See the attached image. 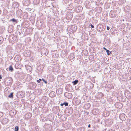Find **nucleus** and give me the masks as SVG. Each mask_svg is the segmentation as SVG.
Wrapping results in <instances>:
<instances>
[{
  "mask_svg": "<svg viewBox=\"0 0 131 131\" xmlns=\"http://www.w3.org/2000/svg\"><path fill=\"white\" fill-rule=\"evenodd\" d=\"M103 48L104 49V50H106H106H107V49L105 47H104Z\"/></svg>",
  "mask_w": 131,
  "mask_h": 131,
  "instance_id": "2eb2a0df",
  "label": "nucleus"
},
{
  "mask_svg": "<svg viewBox=\"0 0 131 131\" xmlns=\"http://www.w3.org/2000/svg\"><path fill=\"white\" fill-rule=\"evenodd\" d=\"M110 53H112L111 51H110Z\"/></svg>",
  "mask_w": 131,
  "mask_h": 131,
  "instance_id": "aec40b11",
  "label": "nucleus"
},
{
  "mask_svg": "<svg viewBox=\"0 0 131 131\" xmlns=\"http://www.w3.org/2000/svg\"><path fill=\"white\" fill-rule=\"evenodd\" d=\"M1 13V10H0V14Z\"/></svg>",
  "mask_w": 131,
  "mask_h": 131,
  "instance_id": "4be33fe9",
  "label": "nucleus"
},
{
  "mask_svg": "<svg viewBox=\"0 0 131 131\" xmlns=\"http://www.w3.org/2000/svg\"><path fill=\"white\" fill-rule=\"evenodd\" d=\"M8 97L9 98H12L13 97V93H11Z\"/></svg>",
  "mask_w": 131,
  "mask_h": 131,
  "instance_id": "20e7f679",
  "label": "nucleus"
},
{
  "mask_svg": "<svg viewBox=\"0 0 131 131\" xmlns=\"http://www.w3.org/2000/svg\"><path fill=\"white\" fill-rule=\"evenodd\" d=\"M91 27H92V28H94V26L93 25H91Z\"/></svg>",
  "mask_w": 131,
  "mask_h": 131,
  "instance_id": "f8f14e48",
  "label": "nucleus"
},
{
  "mask_svg": "<svg viewBox=\"0 0 131 131\" xmlns=\"http://www.w3.org/2000/svg\"><path fill=\"white\" fill-rule=\"evenodd\" d=\"M11 20L13 22H14L16 21V20L14 18L12 19H11Z\"/></svg>",
  "mask_w": 131,
  "mask_h": 131,
  "instance_id": "6e6552de",
  "label": "nucleus"
},
{
  "mask_svg": "<svg viewBox=\"0 0 131 131\" xmlns=\"http://www.w3.org/2000/svg\"><path fill=\"white\" fill-rule=\"evenodd\" d=\"M37 82H38V83H40V81L39 80H37Z\"/></svg>",
  "mask_w": 131,
  "mask_h": 131,
  "instance_id": "ddd939ff",
  "label": "nucleus"
},
{
  "mask_svg": "<svg viewBox=\"0 0 131 131\" xmlns=\"http://www.w3.org/2000/svg\"><path fill=\"white\" fill-rule=\"evenodd\" d=\"M110 51L108 50H106V52L107 53V55H109L110 54V53H109V52Z\"/></svg>",
  "mask_w": 131,
  "mask_h": 131,
  "instance_id": "1a4fd4ad",
  "label": "nucleus"
},
{
  "mask_svg": "<svg viewBox=\"0 0 131 131\" xmlns=\"http://www.w3.org/2000/svg\"><path fill=\"white\" fill-rule=\"evenodd\" d=\"M90 127V124L89 125H88V127Z\"/></svg>",
  "mask_w": 131,
  "mask_h": 131,
  "instance_id": "dca6fc26",
  "label": "nucleus"
},
{
  "mask_svg": "<svg viewBox=\"0 0 131 131\" xmlns=\"http://www.w3.org/2000/svg\"><path fill=\"white\" fill-rule=\"evenodd\" d=\"M110 29V28H109V27H108V26H107V30H109Z\"/></svg>",
  "mask_w": 131,
  "mask_h": 131,
  "instance_id": "9b49d317",
  "label": "nucleus"
},
{
  "mask_svg": "<svg viewBox=\"0 0 131 131\" xmlns=\"http://www.w3.org/2000/svg\"><path fill=\"white\" fill-rule=\"evenodd\" d=\"M80 7V8H81V9H82V7Z\"/></svg>",
  "mask_w": 131,
  "mask_h": 131,
  "instance_id": "412c9836",
  "label": "nucleus"
},
{
  "mask_svg": "<svg viewBox=\"0 0 131 131\" xmlns=\"http://www.w3.org/2000/svg\"><path fill=\"white\" fill-rule=\"evenodd\" d=\"M123 117L124 118H125V114H121L120 115V117Z\"/></svg>",
  "mask_w": 131,
  "mask_h": 131,
  "instance_id": "423d86ee",
  "label": "nucleus"
},
{
  "mask_svg": "<svg viewBox=\"0 0 131 131\" xmlns=\"http://www.w3.org/2000/svg\"><path fill=\"white\" fill-rule=\"evenodd\" d=\"M9 71H13V69L12 67V66H10L9 67Z\"/></svg>",
  "mask_w": 131,
  "mask_h": 131,
  "instance_id": "f257e3e1",
  "label": "nucleus"
},
{
  "mask_svg": "<svg viewBox=\"0 0 131 131\" xmlns=\"http://www.w3.org/2000/svg\"><path fill=\"white\" fill-rule=\"evenodd\" d=\"M42 80L43 81L46 83V84H47V81H46L44 80V79H42Z\"/></svg>",
  "mask_w": 131,
  "mask_h": 131,
  "instance_id": "9d476101",
  "label": "nucleus"
},
{
  "mask_svg": "<svg viewBox=\"0 0 131 131\" xmlns=\"http://www.w3.org/2000/svg\"><path fill=\"white\" fill-rule=\"evenodd\" d=\"M79 7H77V9H79Z\"/></svg>",
  "mask_w": 131,
  "mask_h": 131,
  "instance_id": "6ab92c4d",
  "label": "nucleus"
},
{
  "mask_svg": "<svg viewBox=\"0 0 131 131\" xmlns=\"http://www.w3.org/2000/svg\"><path fill=\"white\" fill-rule=\"evenodd\" d=\"M19 128L18 126H16L15 129V131H18Z\"/></svg>",
  "mask_w": 131,
  "mask_h": 131,
  "instance_id": "39448f33",
  "label": "nucleus"
},
{
  "mask_svg": "<svg viewBox=\"0 0 131 131\" xmlns=\"http://www.w3.org/2000/svg\"><path fill=\"white\" fill-rule=\"evenodd\" d=\"M63 105V103H61L60 104V105L61 106H62Z\"/></svg>",
  "mask_w": 131,
  "mask_h": 131,
  "instance_id": "4468645a",
  "label": "nucleus"
},
{
  "mask_svg": "<svg viewBox=\"0 0 131 131\" xmlns=\"http://www.w3.org/2000/svg\"><path fill=\"white\" fill-rule=\"evenodd\" d=\"M2 78V77L0 75V79H1Z\"/></svg>",
  "mask_w": 131,
  "mask_h": 131,
  "instance_id": "a211bd4d",
  "label": "nucleus"
},
{
  "mask_svg": "<svg viewBox=\"0 0 131 131\" xmlns=\"http://www.w3.org/2000/svg\"><path fill=\"white\" fill-rule=\"evenodd\" d=\"M39 80L40 81H41L42 80L41 79H39Z\"/></svg>",
  "mask_w": 131,
  "mask_h": 131,
  "instance_id": "f3484780",
  "label": "nucleus"
},
{
  "mask_svg": "<svg viewBox=\"0 0 131 131\" xmlns=\"http://www.w3.org/2000/svg\"><path fill=\"white\" fill-rule=\"evenodd\" d=\"M4 39L2 37H0V43H1L3 41Z\"/></svg>",
  "mask_w": 131,
  "mask_h": 131,
  "instance_id": "7ed1b4c3",
  "label": "nucleus"
},
{
  "mask_svg": "<svg viewBox=\"0 0 131 131\" xmlns=\"http://www.w3.org/2000/svg\"><path fill=\"white\" fill-rule=\"evenodd\" d=\"M78 80H75L72 83L74 85H76L77 83H78Z\"/></svg>",
  "mask_w": 131,
  "mask_h": 131,
  "instance_id": "f03ea898",
  "label": "nucleus"
},
{
  "mask_svg": "<svg viewBox=\"0 0 131 131\" xmlns=\"http://www.w3.org/2000/svg\"><path fill=\"white\" fill-rule=\"evenodd\" d=\"M63 105H64L65 106H67L68 105V103L67 102H64L63 103Z\"/></svg>",
  "mask_w": 131,
  "mask_h": 131,
  "instance_id": "0eeeda50",
  "label": "nucleus"
}]
</instances>
